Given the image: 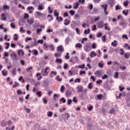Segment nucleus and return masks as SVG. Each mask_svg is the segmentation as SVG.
<instances>
[{"label":"nucleus","instance_id":"obj_1","mask_svg":"<svg viewBox=\"0 0 130 130\" xmlns=\"http://www.w3.org/2000/svg\"><path fill=\"white\" fill-rule=\"evenodd\" d=\"M73 92L75 93V90H74V88H71L68 89L65 93L66 97H71L73 94Z\"/></svg>","mask_w":130,"mask_h":130},{"label":"nucleus","instance_id":"obj_2","mask_svg":"<svg viewBox=\"0 0 130 130\" xmlns=\"http://www.w3.org/2000/svg\"><path fill=\"white\" fill-rule=\"evenodd\" d=\"M79 97L81 100H87L88 99V94L82 92L79 94Z\"/></svg>","mask_w":130,"mask_h":130},{"label":"nucleus","instance_id":"obj_3","mask_svg":"<svg viewBox=\"0 0 130 130\" xmlns=\"http://www.w3.org/2000/svg\"><path fill=\"white\" fill-rule=\"evenodd\" d=\"M84 50L86 52H89V51H91V44L87 43L84 46Z\"/></svg>","mask_w":130,"mask_h":130},{"label":"nucleus","instance_id":"obj_4","mask_svg":"<svg viewBox=\"0 0 130 130\" xmlns=\"http://www.w3.org/2000/svg\"><path fill=\"white\" fill-rule=\"evenodd\" d=\"M10 56L12 57V60L13 61H15V60L17 61V60H18V56H17V54H16V53L11 54Z\"/></svg>","mask_w":130,"mask_h":130},{"label":"nucleus","instance_id":"obj_5","mask_svg":"<svg viewBox=\"0 0 130 130\" xmlns=\"http://www.w3.org/2000/svg\"><path fill=\"white\" fill-rule=\"evenodd\" d=\"M48 70H49V67L45 68L44 73H42V76L43 77H47V76H48V74H49V72L47 71Z\"/></svg>","mask_w":130,"mask_h":130},{"label":"nucleus","instance_id":"obj_6","mask_svg":"<svg viewBox=\"0 0 130 130\" xmlns=\"http://www.w3.org/2000/svg\"><path fill=\"white\" fill-rule=\"evenodd\" d=\"M97 27L99 29H102L104 27V23L101 21L97 23Z\"/></svg>","mask_w":130,"mask_h":130},{"label":"nucleus","instance_id":"obj_7","mask_svg":"<svg viewBox=\"0 0 130 130\" xmlns=\"http://www.w3.org/2000/svg\"><path fill=\"white\" fill-rule=\"evenodd\" d=\"M107 3L110 5L111 8H113L115 4V0H107Z\"/></svg>","mask_w":130,"mask_h":130},{"label":"nucleus","instance_id":"obj_8","mask_svg":"<svg viewBox=\"0 0 130 130\" xmlns=\"http://www.w3.org/2000/svg\"><path fill=\"white\" fill-rule=\"evenodd\" d=\"M78 93H83L84 90V87L83 86L79 85L77 87Z\"/></svg>","mask_w":130,"mask_h":130},{"label":"nucleus","instance_id":"obj_9","mask_svg":"<svg viewBox=\"0 0 130 130\" xmlns=\"http://www.w3.org/2000/svg\"><path fill=\"white\" fill-rule=\"evenodd\" d=\"M102 74V71L101 70L97 71L95 72L94 75L100 78L101 77V75Z\"/></svg>","mask_w":130,"mask_h":130},{"label":"nucleus","instance_id":"obj_10","mask_svg":"<svg viewBox=\"0 0 130 130\" xmlns=\"http://www.w3.org/2000/svg\"><path fill=\"white\" fill-rule=\"evenodd\" d=\"M104 89H106V90H110L111 89V88L110 87V86H109V85H108V83L107 82L105 83L104 84Z\"/></svg>","mask_w":130,"mask_h":130},{"label":"nucleus","instance_id":"obj_11","mask_svg":"<svg viewBox=\"0 0 130 130\" xmlns=\"http://www.w3.org/2000/svg\"><path fill=\"white\" fill-rule=\"evenodd\" d=\"M27 22L28 23L29 25H32L34 23V19L30 18L29 19H27Z\"/></svg>","mask_w":130,"mask_h":130},{"label":"nucleus","instance_id":"obj_12","mask_svg":"<svg viewBox=\"0 0 130 130\" xmlns=\"http://www.w3.org/2000/svg\"><path fill=\"white\" fill-rule=\"evenodd\" d=\"M57 51H63V46H59L57 47Z\"/></svg>","mask_w":130,"mask_h":130},{"label":"nucleus","instance_id":"obj_13","mask_svg":"<svg viewBox=\"0 0 130 130\" xmlns=\"http://www.w3.org/2000/svg\"><path fill=\"white\" fill-rule=\"evenodd\" d=\"M55 61L57 63H62V60L60 58H56Z\"/></svg>","mask_w":130,"mask_h":130},{"label":"nucleus","instance_id":"obj_14","mask_svg":"<svg viewBox=\"0 0 130 130\" xmlns=\"http://www.w3.org/2000/svg\"><path fill=\"white\" fill-rule=\"evenodd\" d=\"M2 74L4 77H7V76H8V71H6V70H3L2 71Z\"/></svg>","mask_w":130,"mask_h":130},{"label":"nucleus","instance_id":"obj_15","mask_svg":"<svg viewBox=\"0 0 130 130\" xmlns=\"http://www.w3.org/2000/svg\"><path fill=\"white\" fill-rule=\"evenodd\" d=\"M101 7L104 9V12H106V11H107V4L103 5Z\"/></svg>","mask_w":130,"mask_h":130},{"label":"nucleus","instance_id":"obj_16","mask_svg":"<svg viewBox=\"0 0 130 130\" xmlns=\"http://www.w3.org/2000/svg\"><path fill=\"white\" fill-rule=\"evenodd\" d=\"M55 57H61V53H55L54 54Z\"/></svg>","mask_w":130,"mask_h":130},{"label":"nucleus","instance_id":"obj_17","mask_svg":"<svg viewBox=\"0 0 130 130\" xmlns=\"http://www.w3.org/2000/svg\"><path fill=\"white\" fill-rule=\"evenodd\" d=\"M96 55H97V54L96 53V52H95V51H92L90 53V57L93 58V56H96Z\"/></svg>","mask_w":130,"mask_h":130},{"label":"nucleus","instance_id":"obj_18","mask_svg":"<svg viewBox=\"0 0 130 130\" xmlns=\"http://www.w3.org/2000/svg\"><path fill=\"white\" fill-rule=\"evenodd\" d=\"M56 20L57 21H58V22H62V21H63V18H62V17H58L57 16L56 17Z\"/></svg>","mask_w":130,"mask_h":130},{"label":"nucleus","instance_id":"obj_19","mask_svg":"<svg viewBox=\"0 0 130 130\" xmlns=\"http://www.w3.org/2000/svg\"><path fill=\"white\" fill-rule=\"evenodd\" d=\"M71 41V39L69 37L67 38L65 40V43L66 45L69 44V43Z\"/></svg>","mask_w":130,"mask_h":130},{"label":"nucleus","instance_id":"obj_20","mask_svg":"<svg viewBox=\"0 0 130 130\" xmlns=\"http://www.w3.org/2000/svg\"><path fill=\"white\" fill-rule=\"evenodd\" d=\"M57 99H58V95H57V94L55 93L53 95V100H54V101H56Z\"/></svg>","mask_w":130,"mask_h":130},{"label":"nucleus","instance_id":"obj_21","mask_svg":"<svg viewBox=\"0 0 130 130\" xmlns=\"http://www.w3.org/2000/svg\"><path fill=\"white\" fill-rule=\"evenodd\" d=\"M122 14H123V15H124L125 16H127V15L128 14V10H123L122 11Z\"/></svg>","mask_w":130,"mask_h":130},{"label":"nucleus","instance_id":"obj_22","mask_svg":"<svg viewBox=\"0 0 130 130\" xmlns=\"http://www.w3.org/2000/svg\"><path fill=\"white\" fill-rule=\"evenodd\" d=\"M21 3H22V4H25V5H29V1L28 0H21Z\"/></svg>","mask_w":130,"mask_h":130},{"label":"nucleus","instance_id":"obj_23","mask_svg":"<svg viewBox=\"0 0 130 130\" xmlns=\"http://www.w3.org/2000/svg\"><path fill=\"white\" fill-rule=\"evenodd\" d=\"M82 45L81 44V43H77L75 45V47L77 48H82Z\"/></svg>","mask_w":130,"mask_h":130},{"label":"nucleus","instance_id":"obj_24","mask_svg":"<svg viewBox=\"0 0 130 130\" xmlns=\"http://www.w3.org/2000/svg\"><path fill=\"white\" fill-rule=\"evenodd\" d=\"M1 124H2V125H7V124H8V121H6V120H3L1 122Z\"/></svg>","mask_w":130,"mask_h":130},{"label":"nucleus","instance_id":"obj_25","mask_svg":"<svg viewBox=\"0 0 130 130\" xmlns=\"http://www.w3.org/2000/svg\"><path fill=\"white\" fill-rule=\"evenodd\" d=\"M116 42H117V41H116V40H114V42H112L111 43L112 46H114L115 47V46H116L117 45V44L116 43Z\"/></svg>","mask_w":130,"mask_h":130},{"label":"nucleus","instance_id":"obj_26","mask_svg":"<svg viewBox=\"0 0 130 130\" xmlns=\"http://www.w3.org/2000/svg\"><path fill=\"white\" fill-rule=\"evenodd\" d=\"M128 3H129L128 1H126L123 3V5L124 7H127L128 6Z\"/></svg>","mask_w":130,"mask_h":130},{"label":"nucleus","instance_id":"obj_27","mask_svg":"<svg viewBox=\"0 0 130 130\" xmlns=\"http://www.w3.org/2000/svg\"><path fill=\"white\" fill-rule=\"evenodd\" d=\"M54 15L55 16V17H58V16L59 15V13L57 12V11L56 10H54Z\"/></svg>","mask_w":130,"mask_h":130},{"label":"nucleus","instance_id":"obj_28","mask_svg":"<svg viewBox=\"0 0 130 130\" xmlns=\"http://www.w3.org/2000/svg\"><path fill=\"white\" fill-rule=\"evenodd\" d=\"M90 29L89 28L87 30V29L84 30V34H85L86 35H87V34H90Z\"/></svg>","mask_w":130,"mask_h":130},{"label":"nucleus","instance_id":"obj_29","mask_svg":"<svg viewBox=\"0 0 130 130\" xmlns=\"http://www.w3.org/2000/svg\"><path fill=\"white\" fill-rule=\"evenodd\" d=\"M3 9L4 10H10V6H8V5H4Z\"/></svg>","mask_w":130,"mask_h":130},{"label":"nucleus","instance_id":"obj_30","mask_svg":"<svg viewBox=\"0 0 130 130\" xmlns=\"http://www.w3.org/2000/svg\"><path fill=\"white\" fill-rule=\"evenodd\" d=\"M102 97H103V94H98L97 95V98L99 100H101L102 99Z\"/></svg>","mask_w":130,"mask_h":130},{"label":"nucleus","instance_id":"obj_31","mask_svg":"<svg viewBox=\"0 0 130 130\" xmlns=\"http://www.w3.org/2000/svg\"><path fill=\"white\" fill-rule=\"evenodd\" d=\"M80 4H79V3L77 2L75 4V6L74 7V9H75V10H77V9H78V8H79V5Z\"/></svg>","mask_w":130,"mask_h":130},{"label":"nucleus","instance_id":"obj_32","mask_svg":"<svg viewBox=\"0 0 130 130\" xmlns=\"http://www.w3.org/2000/svg\"><path fill=\"white\" fill-rule=\"evenodd\" d=\"M14 84H15L13 85L12 88H16V87L18 86L19 85V83L17 82H15Z\"/></svg>","mask_w":130,"mask_h":130},{"label":"nucleus","instance_id":"obj_33","mask_svg":"<svg viewBox=\"0 0 130 130\" xmlns=\"http://www.w3.org/2000/svg\"><path fill=\"white\" fill-rule=\"evenodd\" d=\"M52 114H53V113L51 111H49L48 112V114H47V116L49 117H51V116H52Z\"/></svg>","mask_w":130,"mask_h":130},{"label":"nucleus","instance_id":"obj_34","mask_svg":"<svg viewBox=\"0 0 130 130\" xmlns=\"http://www.w3.org/2000/svg\"><path fill=\"white\" fill-rule=\"evenodd\" d=\"M47 17L48 18H49V17L51 18V19L49 20V22H51V21H52V20H53V18L52 17V16L50 14H48L47 15Z\"/></svg>","mask_w":130,"mask_h":130},{"label":"nucleus","instance_id":"obj_35","mask_svg":"<svg viewBox=\"0 0 130 130\" xmlns=\"http://www.w3.org/2000/svg\"><path fill=\"white\" fill-rule=\"evenodd\" d=\"M60 101H62V103H66L67 102V100L64 98H62L59 100Z\"/></svg>","mask_w":130,"mask_h":130},{"label":"nucleus","instance_id":"obj_36","mask_svg":"<svg viewBox=\"0 0 130 130\" xmlns=\"http://www.w3.org/2000/svg\"><path fill=\"white\" fill-rule=\"evenodd\" d=\"M87 126L88 127V130H92V128L93 127V126L91 125L90 124H88Z\"/></svg>","mask_w":130,"mask_h":130},{"label":"nucleus","instance_id":"obj_37","mask_svg":"<svg viewBox=\"0 0 130 130\" xmlns=\"http://www.w3.org/2000/svg\"><path fill=\"white\" fill-rule=\"evenodd\" d=\"M48 10L49 11V14H52L53 11L51 10V8H50V6L48 7Z\"/></svg>","mask_w":130,"mask_h":130},{"label":"nucleus","instance_id":"obj_38","mask_svg":"<svg viewBox=\"0 0 130 130\" xmlns=\"http://www.w3.org/2000/svg\"><path fill=\"white\" fill-rule=\"evenodd\" d=\"M69 13L71 14V16H74V15H75V13L76 12L75 11L71 10L69 11Z\"/></svg>","mask_w":130,"mask_h":130},{"label":"nucleus","instance_id":"obj_39","mask_svg":"<svg viewBox=\"0 0 130 130\" xmlns=\"http://www.w3.org/2000/svg\"><path fill=\"white\" fill-rule=\"evenodd\" d=\"M32 52H34V55H37L38 54V51L37 50L34 49Z\"/></svg>","mask_w":130,"mask_h":130},{"label":"nucleus","instance_id":"obj_40","mask_svg":"<svg viewBox=\"0 0 130 130\" xmlns=\"http://www.w3.org/2000/svg\"><path fill=\"white\" fill-rule=\"evenodd\" d=\"M64 89H66V87H64V86L61 85V88H60V92L62 93L64 91Z\"/></svg>","mask_w":130,"mask_h":130},{"label":"nucleus","instance_id":"obj_41","mask_svg":"<svg viewBox=\"0 0 130 130\" xmlns=\"http://www.w3.org/2000/svg\"><path fill=\"white\" fill-rule=\"evenodd\" d=\"M14 36L15 37L14 38V40H15V41H17V40H18V35L17 34H14Z\"/></svg>","mask_w":130,"mask_h":130},{"label":"nucleus","instance_id":"obj_42","mask_svg":"<svg viewBox=\"0 0 130 130\" xmlns=\"http://www.w3.org/2000/svg\"><path fill=\"white\" fill-rule=\"evenodd\" d=\"M92 85H93L92 83H89L88 88L90 89H92V88H93V86Z\"/></svg>","mask_w":130,"mask_h":130},{"label":"nucleus","instance_id":"obj_43","mask_svg":"<svg viewBox=\"0 0 130 130\" xmlns=\"http://www.w3.org/2000/svg\"><path fill=\"white\" fill-rule=\"evenodd\" d=\"M64 30L63 29H59L57 30V34H59V33H62V32H63Z\"/></svg>","mask_w":130,"mask_h":130},{"label":"nucleus","instance_id":"obj_44","mask_svg":"<svg viewBox=\"0 0 130 130\" xmlns=\"http://www.w3.org/2000/svg\"><path fill=\"white\" fill-rule=\"evenodd\" d=\"M120 51H121V52L120 53V54L121 55H123V54H124V51L123 50V49L122 48L120 49Z\"/></svg>","mask_w":130,"mask_h":130},{"label":"nucleus","instance_id":"obj_45","mask_svg":"<svg viewBox=\"0 0 130 130\" xmlns=\"http://www.w3.org/2000/svg\"><path fill=\"white\" fill-rule=\"evenodd\" d=\"M74 82L75 83H80L81 82V79L80 78H76Z\"/></svg>","mask_w":130,"mask_h":130},{"label":"nucleus","instance_id":"obj_46","mask_svg":"<svg viewBox=\"0 0 130 130\" xmlns=\"http://www.w3.org/2000/svg\"><path fill=\"white\" fill-rule=\"evenodd\" d=\"M67 104L68 105H71L72 104V102H73V101L72 100H68L67 101Z\"/></svg>","mask_w":130,"mask_h":130},{"label":"nucleus","instance_id":"obj_47","mask_svg":"<svg viewBox=\"0 0 130 130\" xmlns=\"http://www.w3.org/2000/svg\"><path fill=\"white\" fill-rule=\"evenodd\" d=\"M10 26H11V28H13V29H15V28H16V25H15V23H11Z\"/></svg>","mask_w":130,"mask_h":130},{"label":"nucleus","instance_id":"obj_48","mask_svg":"<svg viewBox=\"0 0 130 130\" xmlns=\"http://www.w3.org/2000/svg\"><path fill=\"white\" fill-rule=\"evenodd\" d=\"M84 41H88V38H84L82 39L81 41V43H84Z\"/></svg>","mask_w":130,"mask_h":130},{"label":"nucleus","instance_id":"obj_49","mask_svg":"<svg viewBox=\"0 0 130 130\" xmlns=\"http://www.w3.org/2000/svg\"><path fill=\"white\" fill-rule=\"evenodd\" d=\"M101 36H102V32H99V34L96 35V37L98 38H100V37H101Z\"/></svg>","mask_w":130,"mask_h":130},{"label":"nucleus","instance_id":"obj_50","mask_svg":"<svg viewBox=\"0 0 130 130\" xmlns=\"http://www.w3.org/2000/svg\"><path fill=\"white\" fill-rule=\"evenodd\" d=\"M102 38L103 39V42H105L106 41V35H104Z\"/></svg>","mask_w":130,"mask_h":130},{"label":"nucleus","instance_id":"obj_51","mask_svg":"<svg viewBox=\"0 0 130 130\" xmlns=\"http://www.w3.org/2000/svg\"><path fill=\"white\" fill-rule=\"evenodd\" d=\"M24 109H25V110H26V112L27 113H30V112H31V110H30V109L25 108Z\"/></svg>","mask_w":130,"mask_h":130},{"label":"nucleus","instance_id":"obj_52","mask_svg":"<svg viewBox=\"0 0 130 130\" xmlns=\"http://www.w3.org/2000/svg\"><path fill=\"white\" fill-rule=\"evenodd\" d=\"M65 116H66V119H69V118H70V114L69 113H66L65 115H64Z\"/></svg>","mask_w":130,"mask_h":130},{"label":"nucleus","instance_id":"obj_53","mask_svg":"<svg viewBox=\"0 0 130 130\" xmlns=\"http://www.w3.org/2000/svg\"><path fill=\"white\" fill-rule=\"evenodd\" d=\"M124 57L125 58H127V59L129 58V54L125 53Z\"/></svg>","mask_w":130,"mask_h":130},{"label":"nucleus","instance_id":"obj_54","mask_svg":"<svg viewBox=\"0 0 130 130\" xmlns=\"http://www.w3.org/2000/svg\"><path fill=\"white\" fill-rule=\"evenodd\" d=\"M24 18V19H28V18H29V14H28V13H25Z\"/></svg>","mask_w":130,"mask_h":130},{"label":"nucleus","instance_id":"obj_55","mask_svg":"<svg viewBox=\"0 0 130 130\" xmlns=\"http://www.w3.org/2000/svg\"><path fill=\"white\" fill-rule=\"evenodd\" d=\"M38 10H39V11L43 10V7H42V5H39L38 6Z\"/></svg>","mask_w":130,"mask_h":130},{"label":"nucleus","instance_id":"obj_56","mask_svg":"<svg viewBox=\"0 0 130 130\" xmlns=\"http://www.w3.org/2000/svg\"><path fill=\"white\" fill-rule=\"evenodd\" d=\"M120 9H121V8L120 7H119V5L116 6V7H115L116 11H118V10H120Z\"/></svg>","mask_w":130,"mask_h":130},{"label":"nucleus","instance_id":"obj_57","mask_svg":"<svg viewBox=\"0 0 130 130\" xmlns=\"http://www.w3.org/2000/svg\"><path fill=\"white\" fill-rule=\"evenodd\" d=\"M85 0H79L78 3H79V4H82V5H84V4H85Z\"/></svg>","mask_w":130,"mask_h":130},{"label":"nucleus","instance_id":"obj_58","mask_svg":"<svg viewBox=\"0 0 130 130\" xmlns=\"http://www.w3.org/2000/svg\"><path fill=\"white\" fill-rule=\"evenodd\" d=\"M37 95H38L39 97H41V96H42V93L41 91H38L37 92Z\"/></svg>","mask_w":130,"mask_h":130},{"label":"nucleus","instance_id":"obj_59","mask_svg":"<svg viewBox=\"0 0 130 130\" xmlns=\"http://www.w3.org/2000/svg\"><path fill=\"white\" fill-rule=\"evenodd\" d=\"M65 58L66 59H69V58H70V55L69 53H66V55L65 56Z\"/></svg>","mask_w":130,"mask_h":130},{"label":"nucleus","instance_id":"obj_60","mask_svg":"<svg viewBox=\"0 0 130 130\" xmlns=\"http://www.w3.org/2000/svg\"><path fill=\"white\" fill-rule=\"evenodd\" d=\"M73 101L75 103H77V102H78V100H77V97L75 96L73 98Z\"/></svg>","mask_w":130,"mask_h":130},{"label":"nucleus","instance_id":"obj_61","mask_svg":"<svg viewBox=\"0 0 130 130\" xmlns=\"http://www.w3.org/2000/svg\"><path fill=\"white\" fill-rule=\"evenodd\" d=\"M109 113H111V114H113V113H114V109H112L110 110Z\"/></svg>","mask_w":130,"mask_h":130},{"label":"nucleus","instance_id":"obj_62","mask_svg":"<svg viewBox=\"0 0 130 130\" xmlns=\"http://www.w3.org/2000/svg\"><path fill=\"white\" fill-rule=\"evenodd\" d=\"M43 46H44L45 49H47V48H48V45H47V44H46V43H44L43 44Z\"/></svg>","mask_w":130,"mask_h":130},{"label":"nucleus","instance_id":"obj_63","mask_svg":"<svg viewBox=\"0 0 130 130\" xmlns=\"http://www.w3.org/2000/svg\"><path fill=\"white\" fill-rule=\"evenodd\" d=\"M75 30L76 31L77 34L80 35V29H79V28L77 27Z\"/></svg>","mask_w":130,"mask_h":130},{"label":"nucleus","instance_id":"obj_64","mask_svg":"<svg viewBox=\"0 0 130 130\" xmlns=\"http://www.w3.org/2000/svg\"><path fill=\"white\" fill-rule=\"evenodd\" d=\"M17 93L18 94V95H21V94H22V91H21V90L18 89L17 91Z\"/></svg>","mask_w":130,"mask_h":130}]
</instances>
